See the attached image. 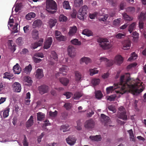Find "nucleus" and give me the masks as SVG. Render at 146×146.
I'll return each instance as SVG.
<instances>
[{
    "label": "nucleus",
    "instance_id": "f257e3e1",
    "mask_svg": "<svg viewBox=\"0 0 146 146\" xmlns=\"http://www.w3.org/2000/svg\"><path fill=\"white\" fill-rule=\"evenodd\" d=\"M130 77L129 73L121 76L119 83L114 84L113 86L107 88V93L108 94L117 89L119 90H115L116 93L122 94L125 93L127 90L134 94L142 92L144 89L142 85L143 82L139 79L136 80H132Z\"/></svg>",
    "mask_w": 146,
    "mask_h": 146
},
{
    "label": "nucleus",
    "instance_id": "f03ea898",
    "mask_svg": "<svg viewBox=\"0 0 146 146\" xmlns=\"http://www.w3.org/2000/svg\"><path fill=\"white\" fill-rule=\"evenodd\" d=\"M46 8L47 11L51 14H54L57 9L56 2L53 0H47Z\"/></svg>",
    "mask_w": 146,
    "mask_h": 146
},
{
    "label": "nucleus",
    "instance_id": "7ed1b4c3",
    "mask_svg": "<svg viewBox=\"0 0 146 146\" xmlns=\"http://www.w3.org/2000/svg\"><path fill=\"white\" fill-rule=\"evenodd\" d=\"M97 41L100 43V46L103 49H109L111 46L110 43H108L109 40L107 39L99 38L97 39Z\"/></svg>",
    "mask_w": 146,
    "mask_h": 146
},
{
    "label": "nucleus",
    "instance_id": "20e7f679",
    "mask_svg": "<svg viewBox=\"0 0 146 146\" xmlns=\"http://www.w3.org/2000/svg\"><path fill=\"white\" fill-rule=\"evenodd\" d=\"M88 11V7L86 5L82 6L79 10L77 14V17L79 19L82 20L86 17Z\"/></svg>",
    "mask_w": 146,
    "mask_h": 146
},
{
    "label": "nucleus",
    "instance_id": "39448f33",
    "mask_svg": "<svg viewBox=\"0 0 146 146\" xmlns=\"http://www.w3.org/2000/svg\"><path fill=\"white\" fill-rule=\"evenodd\" d=\"M126 111L125 108L123 106H121L118 108V112L116 115L117 117L126 120L127 119V116L126 114Z\"/></svg>",
    "mask_w": 146,
    "mask_h": 146
},
{
    "label": "nucleus",
    "instance_id": "423d86ee",
    "mask_svg": "<svg viewBox=\"0 0 146 146\" xmlns=\"http://www.w3.org/2000/svg\"><path fill=\"white\" fill-rule=\"evenodd\" d=\"M95 122L92 119L87 120L85 122L84 126L86 128L91 129L94 127Z\"/></svg>",
    "mask_w": 146,
    "mask_h": 146
},
{
    "label": "nucleus",
    "instance_id": "0eeeda50",
    "mask_svg": "<svg viewBox=\"0 0 146 146\" xmlns=\"http://www.w3.org/2000/svg\"><path fill=\"white\" fill-rule=\"evenodd\" d=\"M38 90L39 93L40 94H43L48 92V87L46 85H43L38 87Z\"/></svg>",
    "mask_w": 146,
    "mask_h": 146
},
{
    "label": "nucleus",
    "instance_id": "6e6552de",
    "mask_svg": "<svg viewBox=\"0 0 146 146\" xmlns=\"http://www.w3.org/2000/svg\"><path fill=\"white\" fill-rule=\"evenodd\" d=\"M52 42V37L48 38L44 43V48L46 49L49 48L50 47Z\"/></svg>",
    "mask_w": 146,
    "mask_h": 146
},
{
    "label": "nucleus",
    "instance_id": "1a4fd4ad",
    "mask_svg": "<svg viewBox=\"0 0 146 146\" xmlns=\"http://www.w3.org/2000/svg\"><path fill=\"white\" fill-rule=\"evenodd\" d=\"M12 86L15 92H19L21 89V85L18 82H15L13 84Z\"/></svg>",
    "mask_w": 146,
    "mask_h": 146
},
{
    "label": "nucleus",
    "instance_id": "9d476101",
    "mask_svg": "<svg viewBox=\"0 0 146 146\" xmlns=\"http://www.w3.org/2000/svg\"><path fill=\"white\" fill-rule=\"evenodd\" d=\"M43 40L44 39L43 38H40L38 42H35L31 44V48L33 49H35L38 46H41L42 44Z\"/></svg>",
    "mask_w": 146,
    "mask_h": 146
},
{
    "label": "nucleus",
    "instance_id": "9b49d317",
    "mask_svg": "<svg viewBox=\"0 0 146 146\" xmlns=\"http://www.w3.org/2000/svg\"><path fill=\"white\" fill-rule=\"evenodd\" d=\"M75 48L72 46H69L68 48V55L71 57L74 56L75 54Z\"/></svg>",
    "mask_w": 146,
    "mask_h": 146
},
{
    "label": "nucleus",
    "instance_id": "f8f14e48",
    "mask_svg": "<svg viewBox=\"0 0 146 146\" xmlns=\"http://www.w3.org/2000/svg\"><path fill=\"white\" fill-rule=\"evenodd\" d=\"M34 123L33 116L31 115L29 119L27 121L26 123V127L28 128L31 127Z\"/></svg>",
    "mask_w": 146,
    "mask_h": 146
},
{
    "label": "nucleus",
    "instance_id": "ddd939ff",
    "mask_svg": "<svg viewBox=\"0 0 146 146\" xmlns=\"http://www.w3.org/2000/svg\"><path fill=\"white\" fill-rule=\"evenodd\" d=\"M123 58L120 55H117L115 57L114 62L115 64L120 65L123 62Z\"/></svg>",
    "mask_w": 146,
    "mask_h": 146
},
{
    "label": "nucleus",
    "instance_id": "4468645a",
    "mask_svg": "<svg viewBox=\"0 0 146 146\" xmlns=\"http://www.w3.org/2000/svg\"><path fill=\"white\" fill-rule=\"evenodd\" d=\"M131 43L129 40H124L123 43V49L124 50H127L129 48Z\"/></svg>",
    "mask_w": 146,
    "mask_h": 146
},
{
    "label": "nucleus",
    "instance_id": "2eb2a0df",
    "mask_svg": "<svg viewBox=\"0 0 146 146\" xmlns=\"http://www.w3.org/2000/svg\"><path fill=\"white\" fill-rule=\"evenodd\" d=\"M75 80L77 81L81 80L83 78V76L81 73L78 71L75 72Z\"/></svg>",
    "mask_w": 146,
    "mask_h": 146
},
{
    "label": "nucleus",
    "instance_id": "dca6fc26",
    "mask_svg": "<svg viewBox=\"0 0 146 146\" xmlns=\"http://www.w3.org/2000/svg\"><path fill=\"white\" fill-rule=\"evenodd\" d=\"M67 143L70 145H73L75 143L76 139L74 137H67L66 139Z\"/></svg>",
    "mask_w": 146,
    "mask_h": 146
},
{
    "label": "nucleus",
    "instance_id": "f3484780",
    "mask_svg": "<svg viewBox=\"0 0 146 146\" xmlns=\"http://www.w3.org/2000/svg\"><path fill=\"white\" fill-rule=\"evenodd\" d=\"M36 77L38 79H40L44 76L42 70V69L38 68L36 71L35 75Z\"/></svg>",
    "mask_w": 146,
    "mask_h": 146
},
{
    "label": "nucleus",
    "instance_id": "a211bd4d",
    "mask_svg": "<svg viewBox=\"0 0 146 146\" xmlns=\"http://www.w3.org/2000/svg\"><path fill=\"white\" fill-rule=\"evenodd\" d=\"M13 70L15 74H19L21 70V68L18 63H17L13 67Z\"/></svg>",
    "mask_w": 146,
    "mask_h": 146
},
{
    "label": "nucleus",
    "instance_id": "6ab92c4d",
    "mask_svg": "<svg viewBox=\"0 0 146 146\" xmlns=\"http://www.w3.org/2000/svg\"><path fill=\"white\" fill-rule=\"evenodd\" d=\"M59 70L60 72L58 74H62L63 76H65L66 75V74L63 73V72H67L68 70V68L66 66H63L62 68H60Z\"/></svg>",
    "mask_w": 146,
    "mask_h": 146
},
{
    "label": "nucleus",
    "instance_id": "aec40b11",
    "mask_svg": "<svg viewBox=\"0 0 146 146\" xmlns=\"http://www.w3.org/2000/svg\"><path fill=\"white\" fill-rule=\"evenodd\" d=\"M77 28L76 26H74L70 27V31L68 32V34L70 36H72L76 32Z\"/></svg>",
    "mask_w": 146,
    "mask_h": 146
},
{
    "label": "nucleus",
    "instance_id": "412c9836",
    "mask_svg": "<svg viewBox=\"0 0 146 146\" xmlns=\"http://www.w3.org/2000/svg\"><path fill=\"white\" fill-rule=\"evenodd\" d=\"M42 24V22L40 19H37L35 20L33 23V26L34 27H40Z\"/></svg>",
    "mask_w": 146,
    "mask_h": 146
},
{
    "label": "nucleus",
    "instance_id": "4be33fe9",
    "mask_svg": "<svg viewBox=\"0 0 146 146\" xmlns=\"http://www.w3.org/2000/svg\"><path fill=\"white\" fill-rule=\"evenodd\" d=\"M31 34L32 38L33 39L36 40L38 38V31L36 30H33Z\"/></svg>",
    "mask_w": 146,
    "mask_h": 146
},
{
    "label": "nucleus",
    "instance_id": "5701e85b",
    "mask_svg": "<svg viewBox=\"0 0 146 146\" xmlns=\"http://www.w3.org/2000/svg\"><path fill=\"white\" fill-rule=\"evenodd\" d=\"M91 61V60L90 58L84 57L81 58L80 62V63L84 62L86 64H87L88 63L90 62Z\"/></svg>",
    "mask_w": 146,
    "mask_h": 146
},
{
    "label": "nucleus",
    "instance_id": "b1692460",
    "mask_svg": "<svg viewBox=\"0 0 146 146\" xmlns=\"http://www.w3.org/2000/svg\"><path fill=\"white\" fill-rule=\"evenodd\" d=\"M122 15L123 19L127 21H129L133 20V17L131 16H130L127 14L126 13H122Z\"/></svg>",
    "mask_w": 146,
    "mask_h": 146
},
{
    "label": "nucleus",
    "instance_id": "393cba45",
    "mask_svg": "<svg viewBox=\"0 0 146 146\" xmlns=\"http://www.w3.org/2000/svg\"><path fill=\"white\" fill-rule=\"evenodd\" d=\"M60 82L64 85L66 86L69 82V80L65 78H62L60 79Z\"/></svg>",
    "mask_w": 146,
    "mask_h": 146
},
{
    "label": "nucleus",
    "instance_id": "a878e982",
    "mask_svg": "<svg viewBox=\"0 0 146 146\" xmlns=\"http://www.w3.org/2000/svg\"><path fill=\"white\" fill-rule=\"evenodd\" d=\"M37 120L40 121H41L44 118L45 114L40 112H39L37 113Z\"/></svg>",
    "mask_w": 146,
    "mask_h": 146
},
{
    "label": "nucleus",
    "instance_id": "bb28decb",
    "mask_svg": "<svg viewBox=\"0 0 146 146\" xmlns=\"http://www.w3.org/2000/svg\"><path fill=\"white\" fill-rule=\"evenodd\" d=\"M101 117L102 120H103V121H104V122L106 123H108L110 120L109 117L104 114H101Z\"/></svg>",
    "mask_w": 146,
    "mask_h": 146
},
{
    "label": "nucleus",
    "instance_id": "cd10ccee",
    "mask_svg": "<svg viewBox=\"0 0 146 146\" xmlns=\"http://www.w3.org/2000/svg\"><path fill=\"white\" fill-rule=\"evenodd\" d=\"M32 66L31 64L25 67L24 69V71L27 74L30 73L32 70Z\"/></svg>",
    "mask_w": 146,
    "mask_h": 146
},
{
    "label": "nucleus",
    "instance_id": "c85d7f7f",
    "mask_svg": "<svg viewBox=\"0 0 146 146\" xmlns=\"http://www.w3.org/2000/svg\"><path fill=\"white\" fill-rule=\"evenodd\" d=\"M82 95V94L81 92H76L74 95V96L73 97L74 99L75 100L79 99Z\"/></svg>",
    "mask_w": 146,
    "mask_h": 146
},
{
    "label": "nucleus",
    "instance_id": "c756f323",
    "mask_svg": "<svg viewBox=\"0 0 146 146\" xmlns=\"http://www.w3.org/2000/svg\"><path fill=\"white\" fill-rule=\"evenodd\" d=\"M35 16V14L34 13H28L26 16V18L28 20H30L32 18H34Z\"/></svg>",
    "mask_w": 146,
    "mask_h": 146
},
{
    "label": "nucleus",
    "instance_id": "7c9ffc66",
    "mask_svg": "<svg viewBox=\"0 0 146 146\" xmlns=\"http://www.w3.org/2000/svg\"><path fill=\"white\" fill-rule=\"evenodd\" d=\"M95 96L96 98L100 99L103 96V95L100 91H97L95 92Z\"/></svg>",
    "mask_w": 146,
    "mask_h": 146
},
{
    "label": "nucleus",
    "instance_id": "2f4dec72",
    "mask_svg": "<svg viewBox=\"0 0 146 146\" xmlns=\"http://www.w3.org/2000/svg\"><path fill=\"white\" fill-rule=\"evenodd\" d=\"M83 3V0H74V5L76 7H80L82 5Z\"/></svg>",
    "mask_w": 146,
    "mask_h": 146
},
{
    "label": "nucleus",
    "instance_id": "473e14b6",
    "mask_svg": "<svg viewBox=\"0 0 146 146\" xmlns=\"http://www.w3.org/2000/svg\"><path fill=\"white\" fill-rule=\"evenodd\" d=\"M136 24V23L134 22L129 25L128 30V31L130 33H131L134 29L135 27Z\"/></svg>",
    "mask_w": 146,
    "mask_h": 146
},
{
    "label": "nucleus",
    "instance_id": "72a5a7b5",
    "mask_svg": "<svg viewBox=\"0 0 146 146\" xmlns=\"http://www.w3.org/2000/svg\"><path fill=\"white\" fill-rule=\"evenodd\" d=\"M82 33L88 36H90L92 35V32L88 29H85L82 31Z\"/></svg>",
    "mask_w": 146,
    "mask_h": 146
},
{
    "label": "nucleus",
    "instance_id": "f704fd0d",
    "mask_svg": "<svg viewBox=\"0 0 146 146\" xmlns=\"http://www.w3.org/2000/svg\"><path fill=\"white\" fill-rule=\"evenodd\" d=\"M146 19V14L145 13L141 12L139 16V19L140 21H143Z\"/></svg>",
    "mask_w": 146,
    "mask_h": 146
},
{
    "label": "nucleus",
    "instance_id": "c9c22d12",
    "mask_svg": "<svg viewBox=\"0 0 146 146\" xmlns=\"http://www.w3.org/2000/svg\"><path fill=\"white\" fill-rule=\"evenodd\" d=\"M56 22L57 21L56 19H51L50 20L49 23L51 28L55 25Z\"/></svg>",
    "mask_w": 146,
    "mask_h": 146
},
{
    "label": "nucleus",
    "instance_id": "e433bc0d",
    "mask_svg": "<svg viewBox=\"0 0 146 146\" xmlns=\"http://www.w3.org/2000/svg\"><path fill=\"white\" fill-rule=\"evenodd\" d=\"M63 7L66 9H71V7L70 6L69 2L68 1H65L63 4Z\"/></svg>",
    "mask_w": 146,
    "mask_h": 146
},
{
    "label": "nucleus",
    "instance_id": "4c0bfd02",
    "mask_svg": "<svg viewBox=\"0 0 146 146\" xmlns=\"http://www.w3.org/2000/svg\"><path fill=\"white\" fill-rule=\"evenodd\" d=\"M69 126L68 124L63 125L61 126L60 130L63 132H65L68 130Z\"/></svg>",
    "mask_w": 146,
    "mask_h": 146
},
{
    "label": "nucleus",
    "instance_id": "58836bf2",
    "mask_svg": "<svg viewBox=\"0 0 146 146\" xmlns=\"http://www.w3.org/2000/svg\"><path fill=\"white\" fill-rule=\"evenodd\" d=\"M71 42L73 44L78 46L80 45L81 44V42L79 41L76 38L72 40Z\"/></svg>",
    "mask_w": 146,
    "mask_h": 146
},
{
    "label": "nucleus",
    "instance_id": "ea45409f",
    "mask_svg": "<svg viewBox=\"0 0 146 146\" xmlns=\"http://www.w3.org/2000/svg\"><path fill=\"white\" fill-rule=\"evenodd\" d=\"M137 54L135 52H133L131 54V57L128 59V61H131L132 60H135L137 58Z\"/></svg>",
    "mask_w": 146,
    "mask_h": 146
},
{
    "label": "nucleus",
    "instance_id": "a19ab883",
    "mask_svg": "<svg viewBox=\"0 0 146 146\" xmlns=\"http://www.w3.org/2000/svg\"><path fill=\"white\" fill-rule=\"evenodd\" d=\"M9 110V108L7 107L6 108V109L4 111L3 113V116L4 118H6L8 116Z\"/></svg>",
    "mask_w": 146,
    "mask_h": 146
},
{
    "label": "nucleus",
    "instance_id": "79ce46f5",
    "mask_svg": "<svg viewBox=\"0 0 146 146\" xmlns=\"http://www.w3.org/2000/svg\"><path fill=\"white\" fill-rule=\"evenodd\" d=\"M24 81L25 82H27L28 83L31 84L32 82V80L31 78L28 76L24 77Z\"/></svg>",
    "mask_w": 146,
    "mask_h": 146
},
{
    "label": "nucleus",
    "instance_id": "37998d69",
    "mask_svg": "<svg viewBox=\"0 0 146 146\" xmlns=\"http://www.w3.org/2000/svg\"><path fill=\"white\" fill-rule=\"evenodd\" d=\"M96 68L90 69V75L91 76H93L94 75L97 74L98 72V70H96Z\"/></svg>",
    "mask_w": 146,
    "mask_h": 146
},
{
    "label": "nucleus",
    "instance_id": "c03bdc74",
    "mask_svg": "<svg viewBox=\"0 0 146 146\" xmlns=\"http://www.w3.org/2000/svg\"><path fill=\"white\" fill-rule=\"evenodd\" d=\"M100 82V80L99 79L94 78L92 80V83L94 86H96L99 84Z\"/></svg>",
    "mask_w": 146,
    "mask_h": 146
},
{
    "label": "nucleus",
    "instance_id": "a18cd8bd",
    "mask_svg": "<svg viewBox=\"0 0 146 146\" xmlns=\"http://www.w3.org/2000/svg\"><path fill=\"white\" fill-rule=\"evenodd\" d=\"M56 38L57 40L60 41H64L66 40V37L63 35H61L58 37H56Z\"/></svg>",
    "mask_w": 146,
    "mask_h": 146
},
{
    "label": "nucleus",
    "instance_id": "49530a36",
    "mask_svg": "<svg viewBox=\"0 0 146 146\" xmlns=\"http://www.w3.org/2000/svg\"><path fill=\"white\" fill-rule=\"evenodd\" d=\"M59 20L60 21H66L67 20V17L64 15L61 14L60 15L59 18Z\"/></svg>",
    "mask_w": 146,
    "mask_h": 146
},
{
    "label": "nucleus",
    "instance_id": "de8ad7c7",
    "mask_svg": "<svg viewBox=\"0 0 146 146\" xmlns=\"http://www.w3.org/2000/svg\"><path fill=\"white\" fill-rule=\"evenodd\" d=\"M4 76L3 77L4 78H7L10 80L11 78L10 77H12L13 75L12 74H9L8 72H6L4 74Z\"/></svg>",
    "mask_w": 146,
    "mask_h": 146
},
{
    "label": "nucleus",
    "instance_id": "09e8293b",
    "mask_svg": "<svg viewBox=\"0 0 146 146\" xmlns=\"http://www.w3.org/2000/svg\"><path fill=\"white\" fill-rule=\"evenodd\" d=\"M51 55L53 59L55 61H57L58 60L57 54L54 51L51 52Z\"/></svg>",
    "mask_w": 146,
    "mask_h": 146
},
{
    "label": "nucleus",
    "instance_id": "8fccbe9b",
    "mask_svg": "<svg viewBox=\"0 0 146 146\" xmlns=\"http://www.w3.org/2000/svg\"><path fill=\"white\" fill-rule=\"evenodd\" d=\"M125 36V34L118 33L115 35V38L118 39H121L124 37Z\"/></svg>",
    "mask_w": 146,
    "mask_h": 146
},
{
    "label": "nucleus",
    "instance_id": "3c124183",
    "mask_svg": "<svg viewBox=\"0 0 146 146\" xmlns=\"http://www.w3.org/2000/svg\"><path fill=\"white\" fill-rule=\"evenodd\" d=\"M64 106L66 110H69L71 108L72 104L69 103H65Z\"/></svg>",
    "mask_w": 146,
    "mask_h": 146
},
{
    "label": "nucleus",
    "instance_id": "603ef678",
    "mask_svg": "<svg viewBox=\"0 0 146 146\" xmlns=\"http://www.w3.org/2000/svg\"><path fill=\"white\" fill-rule=\"evenodd\" d=\"M90 139L92 141H98L102 140V137H89Z\"/></svg>",
    "mask_w": 146,
    "mask_h": 146
},
{
    "label": "nucleus",
    "instance_id": "864d4df0",
    "mask_svg": "<svg viewBox=\"0 0 146 146\" xmlns=\"http://www.w3.org/2000/svg\"><path fill=\"white\" fill-rule=\"evenodd\" d=\"M57 113V111L56 110H55L54 112L50 111L49 112V115L50 116L55 117L56 116Z\"/></svg>",
    "mask_w": 146,
    "mask_h": 146
},
{
    "label": "nucleus",
    "instance_id": "5fc2aeb1",
    "mask_svg": "<svg viewBox=\"0 0 146 146\" xmlns=\"http://www.w3.org/2000/svg\"><path fill=\"white\" fill-rule=\"evenodd\" d=\"M127 11L131 13H133L135 11V9L134 7H130L127 8Z\"/></svg>",
    "mask_w": 146,
    "mask_h": 146
},
{
    "label": "nucleus",
    "instance_id": "6e6d98bb",
    "mask_svg": "<svg viewBox=\"0 0 146 146\" xmlns=\"http://www.w3.org/2000/svg\"><path fill=\"white\" fill-rule=\"evenodd\" d=\"M113 25L115 26H117L119 25L120 23V21L118 19H115L113 23Z\"/></svg>",
    "mask_w": 146,
    "mask_h": 146
},
{
    "label": "nucleus",
    "instance_id": "4d7b16f0",
    "mask_svg": "<svg viewBox=\"0 0 146 146\" xmlns=\"http://www.w3.org/2000/svg\"><path fill=\"white\" fill-rule=\"evenodd\" d=\"M22 39L21 37H19L16 40V42L19 45H21L22 44Z\"/></svg>",
    "mask_w": 146,
    "mask_h": 146
},
{
    "label": "nucleus",
    "instance_id": "13d9d810",
    "mask_svg": "<svg viewBox=\"0 0 146 146\" xmlns=\"http://www.w3.org/2000/svg\"><path fill=\"white\" fill-rule=\"evenodd\" d=\"M108 108L109 110L113 112L115 111V108L113 105H111L109 106L108 107Z\"/></svg>",
    "mask_w": 146,
    "mask_h": 146
},
{
    "label": "nucleus",
    "instance_id": "bf43d9fd",
    "mask_svg": "<svg viewBox=\"0 0 146 146\" xmlns=\"http://www.w3.org/2000/svg\"><path fill=\"white\" fill-rule=\"evenodd\" d=\"M77 126L76 127V128L78 130H80L82 129L80 121L78 120L77 121Z\"/></svg>",
    "mask_w": 146,
    "mask_h": 146
},
{
    "label": "nucleus",
    "instance_id": "052dcab7",
    "mask_svg": "<svg viewBox=\"0 0 146 146\" xmlns=\"http://www.w3.org/2000/svg\"><path fill=\"white\" fill-rule=\"evenodd\" d=\"M77 14V11L75 9L73 10L71 12V16L72 18H76Z\"/></svg>",
    "mask_w": 146,
    "mask_h": 146
},
{
    "label": "nucleus",
    "instance_id": "680f3d73",
    "mask_svg": "<svg viewBox=\"0 0 146 146\" xmlns=\"http://www.w3.org/2000/svg\"><path fill=\"white\" fill-rule=\"evenodd\" d=\"M18 25V24L17 23H16L15 25H14L13 29V32L14 33H16L18 32L17 30V26Z\"/></svg>",
    "mask_w": 146,
    "mask_h": 146
},
{
    "label": "nucleus",
    "instance_id": "e2e57ef3",
    "mask_svg": "<svg viewBox=\"0 0 146 146\" xmlns=\"http://www.w3.org/2000/svg\"><path fill=\"white\" fill-rule=\"evenodd\" d=\"M97 16H101L103 15L104 14V9H102L101 10L99 11L98 12H97Z\"/></svg>",
    "mask_w": 146,
    "mask_h": 146
},
{
    "label": "nucleus",
    "instance_id": "0e129e2a",
    "mask_svg": "<svg viewBox=\"0 0 146 146\" xmlns=\"http://www.w3.org/2000/svg\"><path fill=\"white\" fill-rule=\"evenodd\" d=\"M72 95V93L70 92H67L64 94V95L66 96L67 99L70 98Z\"/></svg>",
    "mask_w": 146,
    "mask_h": 146
},
{
    "label": "nucleus",
    "instance_id": "69168bd1",
    "mask_svg": "<svg viewBox=\"0 0 146 146\" xmlns=\"http://www.w3.org/2000/svg\"><path fill=\"white\" fill-rule=\"evenodd\" d=\"M97 12H96L92 14H90L89 15L90 18L91 19H94L96 16H97Z\"/></svg>",
    "mask_w": 146,
    "mask_h": 146
},
{
    "label": "nucleus",
    "instance_id": "338daca9",
    "mask_svg": "<svg viewBox=\"0 0 146 146\" xmlns=\"http://www.w3.org/2000/svg\"><path fill=\"white\" fill-rule=\"evenodd\" d=\"M21 5L20 4H17L16 5L15 8V10L16 12H17L19 11L21 9Z\"/></svg>",
    "mask_w": 146,
    "mask_h": 146
},
{
    "label": "nucleus",
    "instance_id": "774afa93",
    "mask_svg": "<svg viewBox=\"0 0 146 146\" xmlns=\"http://www.w3.org/2000/svg\"><path fill=\"white\" fill-rule=\"evenodd\" d=\"M116 96H115L111 95L109 96L107 98V100L110 101H112L114 100L116 98Z\"/></svg>",
    "mask_w": 146,
    "mask_h": 146
}]
</instances>
